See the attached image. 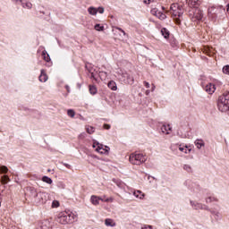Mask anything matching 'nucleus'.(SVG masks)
<instances>
[{"mask_svg": "<svg viewBox=\"0 0 229 229\" xmlns=\"http://www.w3.org/2000/svg\"><path fill=\"white\" fill-rule=\"evenodd\" d=\"M76 215L63 211L57 215L56 222L60 225H72L76 221Z\"/></svg>", "mask_w": 229, "mask_h": 229, "instance_id": "f257e3e1", "label": "nucleus"}, {"mask_svg": "<svg viewBox=\"0 0 229 229\" xmlns=\"http://www.w3.org/2000/svg\"><path fill=\"white\" fill-rule=\"evenodd\" d=\"M170 10H171L170 13L172 14V17H178L174 19V22L175 24H177V26H180L182 24V21L180 20V17L183 15V9L182 5L178 4H173L170 6Z\"/></svg>", "mask_w": 229, "mask_h": 229, "instance_id": "f03ea898", "label": "nucleus"}, {"mask_svg": "<svg viewBox=\"0 0 229 229\" xmlns=\"http://www.w3.org/2000/svg\"><path fill=\"white\" fill-rule=\"evenodd\" d=\"M217 106L220 112H229V91L218 98Z\"/></svg>", "mask_w": 229, "mask_h": 229, "instance_id": "7ed1b4c3", "label": "nucleus"}, {"mask_svg": "<svg viewBox=\"0 0 229 229\" xmlns=\"http://www.w3.org/2000/svg\"><path fill=\"white\" fill-rule=\"evenodd\" d=\"M188 15L192 22H198L203 19V12L200 11L199 7H190Z\"/></svg>", "mask_w": 229, "mask_h": 229, "instance_id": "20e7f679", "label": "nucleus"}, {"mask_svg": "<svg viewBox=\"0 0 229 229\" xmlns=\"http://www.w3.org/2000/svg\"><path fill=\"white\" fill-rule=\"evenodd\" d=\"M147 160L148 158L144 154H137V152L131 154L129 157V161L133 165H141V164H144Z\"/></svg>", "mask_w": 229, "mask_h": 229, "instance_id": "39448f33", "label": "nucleus"}, {"mask_svg": "<svg viewBox=\"0 0 229 229\" xmlns=\"http://www.w3.org/2000/svg\"><path fill=\"white\" fill-rule=\"evenodd\" d=\"M118 80H120L122 83H125V85H133V83H135V79L133 78V75L126 72H119Z\"/></svg>", "mask_w": 229, "mask_h": 229, "instance_id": "423d86ee", "label": "nucleus"}, {"mask_svg": "<svg viewBox=\"0 0 229 229\" xmlns=\"http://www.w3.org/2000/svg\"><path fill=\"white\" fill-rule=\"evenodd\" d=\"M47 199H49V194H47V192L38 191L33 201L36 205H44L47 203Z\"/></svg>", "mask_w": 229, "mask_h": 229, "instance_id": "0eeeda50", "label": "nucleus"}, {"mask_svg": "<svg viewBox=\"0 0 229 229\" xmlns=\"http://www.w3.org/2000/svg\"><path fill=\"white\" fill-rule=\"evenodd\" d=\"M190 204L191 205L192 208H194V210H207L208 212H210L211 214H215L216 216H218L219 213L218 212H215L212 211L210 208H208V206L199 203V202H196L194 200H191Z\"/></svg>", "mask_w": 229, "mask_h": 229, "instance_id": "6e6552de", "label": "nucleus"}, {"mask_svg": "<svg viewBox=\"0 0 229 229\" xmlns=\"http://www.w3.org/2000/svg\"><path fill=\"white\" fill-rule=\"evenodd\" d=\"M150 13L157 17V19L160 21H165V19H167V16L164 13L160 12L157 8H153L150 11Z\"/></svg>", "mask_w": 229, "mask_h": 229, "instance_id": "1a4fd4ad", "label": "nucleus"}, {"mask_svg": "<svg viewBox=\"0 0 229 229\" xmlns=\"http://www.w3.org/2000/svg\"><path fill=\"white\" fill-rule=\"evenodd\" d=\"M202 88L204 89L205 92L212 96L214 92H216V85L214 83H208L206 85H202Z\"/></svg>", "mask_w": 229, "mask_h": 229, "instance_id": "9d476101", "label": "nucleus"}, {"mask_svg": "<svg viewBox=\"0 0 229 229\" xmlns=\"http://www.w3.org/2000/svg\"><path fill=\"white\" fill-rule=\"evenodd\" d=\"M97 146L98 148H96V151H98V153H100V155H108L109 151H110V147L106 146V148H107V149H105L103 148V144L97 142Z\"/></svg>", "mask_w": 229, "mask_h": 229, "instance_id": "9b49d317", "label": "nucleus"}, {"mask_svg": "<svg viewBox=\"0 0 229 229\" xmlns=\"http://www.w3.org/2000/svg\"><path fill=\"white\" fill-rule=\"evenodd\" d=\"M187 4L190 8H199L201 0H187Z\"/></svg>", "mask_w": 229, "mask_h": 229, "instance_id": "f8f14e48", "label": "nucleus"}, {"mask_svg": "<svg viewBox=\"0 0 229 229\" xmlns=\"http://www.w3.org/2000/svg\"><path fill=\"white\" fill-rule=\"evenodd\" d=\"M38 80L39 81H41V83H46V81L48 80L47 74L46 73V71L44 69L41 70Z\"/></svg>", "mask_w": 229, "mask_h": 229, "instance_id": "ddd939ff", "label": "nucleus"}, {"mask_svg": "<svg viewBox=\"0 0 229 229\" xmlns=\"http://www.w3.org/2000/svg\"><path fill=\"white\" fill-rule=\"evenodd\" d=\"M90 201H91L92 205L97 206V205L99 204V201H103V199H101V198H99V197H98L96 195H92L90 197Z\"/></svg>", "mask_w": 229, "mask_h": 229, "instance_id": "4468645a", "label": "nucleus"}, {"mask_svg": "<svg viewBox=\"0 0 229 229\" xmlns=\"http://www.w3.org/2000/svg\"><path fill=\"white\" fill-rule=\"evenodd\" d=\"M29 191L30 194V198H33L34 200L37 195L38 194V191H37V189H35L34 187H30Z\"/></svg>", "mask_w": 229, "mask_h": 229, "instance_id": "2eb2a0df", "label": "nucleus"}, {"mask_svg": "<svg viewBox=\"0 0 229 229\" xmlns=\"http://www.w3.org/2000/svg\"><path fill=\"white\" fill-rule=\"evenodd\" d=\"M171 130H172V127H171L170 124L163 125V126L161 127V131H162L163 133H166V135H169V131H171Z\"/></svg>", "mask_w": 229, "mask_h": 229, "instance_id": "dca6fc26", "label": "nucleus"}, {"mask_svg": "<svg viewBox=\"0 0 229 229\" xmlns=\"http://www.w3.org/2000/svg\"><path fill=\"white\" fill-rule=\"evenodd\" d=\"M194 144L198 149H201V148L205 147V141H203V140H196Z\"/></svg>", "mask_w": 229, "mask_h": 229, "instance_id": "f3484780", "label": "nucleus"}, {"mask_svg": "<svg viewBox=\"0 0 229 229\" xmlns=\"http://www.w3.org/2000/svg\"><path fill=\"white\" fill-rule=\"evenodd\" d=\"M41 55L43 56V60H45V62H51V56H49V54H47V51L43 50L41 53Z\"/></svg>", "mask_w": 229, "mask_h": 229, "instance_id": "a211bd4d", "label": "nucleus"}, {"mask_svg": "<svg viewBox=\"0 0 229 229\" xmlns=\"http://www.w3.org/2000/svg\"><path fill=\"white\" fill-rule=\"evenodd\" d=\"M107 87L108 89H110L111 90H117V83H115V81H110L107 83Z\"/></svg>", "mask_w": 229, "mask_h": 229, "instance_id": "6ab92c4d", "label": "nucleus"}, {"mask_svg": "<svg viewBox=\"0 0 229 229\" xmlns=\"http://www.w3.org/2000/svg\"><path fill=\"white\" fill-rule=\"evenodd\" d=\"M21 6L22 8H27V10H31V8H33V4H31V2H21Z\"/></svg>", "mask_w": 229, "mask_h": 229, "instance_id": "aec40b11", "label": "nucleus"}, {"mask_svg": "<svg viewBox=\"0 0 229 229\" xmlns=\"http://www.w3.org/2000/svg\"><path fill=\"white\" fill-rule=\"evenodd\" d=\"M105 225H106V226H111V227L115 226V223L111 218H106L105 220Z\"/></svg>", "mask_w": 229, "mask_h": 229, "instance_id": "412c9836", "label": "nucleus"}, {"mask_svg": "<svg viewBox=\"0 0 229 229\" xmlns=\"http://www.w3.org/2000/svg\"><path fill=\"white\" fill-rule=\"evenodd\" d=\"M161 34L163 35L164 38H168L170 32L167 29L163 28V29H161Z\"/></svg>", "mask_w": 229, "mask_h": 229, "instance_id": "4be33fe9", "label": "nucleus"}, {"mask_svg": "<svg viewBox=\"0 0 229 229\" xmlns=\"http://www.w3.org/2000/svg\"><path fill=\"white\" fill-rule=\"evenodd\" d=\"M88 12L89 13V15H97L98 14V8L95 7H89L88 8Z\"/></svg>", "mask_w": 229, "mask_h": 229, "instance_id": "5701e85b", "label": "nucleus"}, {"mask_svg": "<svg viewBox=\"0 0 229 229\" xmlns=\"http://www.w3.org/2000/svg\"><path fill=\"white\" fill-rule=\"evenodd\" d=\"M42 182H44L45 183H48V185H51V183H53V179L45 175L42 177Z\"/></svg>", "mask_w": 229, "mask_h": 229, "instance_id": "b1692460", "label": "nucleus"}, {"mask_svg": "<svg viewBox=\"0 0 229 229\" xmlns=\"http://www.w3.org/2000/svg\"><path fill=\"white\" fill-rule=\"evenodd\" d=\"M8 182H10V177H8V175H4L1 177V183H3V185H6Z\"/></svg>", "mask_w": 229, "mask_h": 229, "instance_id": "393cba45", "label": "nucleus"}, {"mask_svg": "<svg viewBox=\"0 0 229 229\" xmlns=\"http://www.w3.org/2000/svg\"><path fill=\"white\" fill-rule=\"evenodd\" d=\"M133 196H135V198H139V199H142L144 198V195L140 191H134Z\"/></svg>", "mask_w": 229, "mask_h": 229, "instance_id": "a878e982", "label": "nucleus"}, {"mask_svg": "<svg viewBox=\"0 0 229 229\" xmlns=\"http://www.w3.org/2000/svg\"><path fill=\"white\" fill-rule=\"evenodd\" d=\"M89 93L92 96H95V94H98V89L96 88V86L89 85Z\"/></svg>", "mask_w": 229, "mask_h": 229, "instance_id": "bb28decb", "label": "nucleus"}, {"mask_svg": "<svg viewBox=\"0 0 229 229\" xmlns=\"http://www.w3.org/2000/svg\"><path fill=\"white\" fill-rule=\"evenodd\" d=\"M94 28H95L96 31H105V26H103L99 23H97Z\"/></svg>", "mask_w": 229, "mask_h": 229, "instance_id": "cd10ccee", "label": "nucleus"}, {"mask_svg": "<svg viewBox=\"0 0 229 229\" xmlns=\"http://www.w3.org/2000/svg\"><path fill=\"white\" fill-rule=\"evenodd\" d=\"M108 73L106 72H99V78L102 80H106Z\"/></svg>", "mask_w": 229, "mask_h": 229, "instance_id": "c85d7f7f", "label": "nucleus"}, {"mask_svg": "<svg viewBox=\"0 0 229 229\" xmlns=\"http://www.w3.org/2000/svg\"><path fill=\"white\" fill-rule=\"evenodd\" d=\"M86 131H87V133H89V135H92V133H94V131H96V129L92 126H89V127H87Z\"/></svg>", "mask_w": 229, "mask_h": 229, "instance_id": "c756f323", "label": "nucleus"}, {"mask_svg": "<svg viewBox=\"0 0 229 229\" xmlns=\"http://www.w3.org/2000/svg\"><path fill=\"white\" fill-rule=\"evenodd\" d=\"M0 173L6 174L8 173V167L6 165L0 166Z\"/></svg>", "mask_w": 229, "mask_h": 229, "instance_id": "7c9ffc66", "label": "nucleus"}, {"mask_svg": "<svg viewBox=\"0 0 229 229\" xmlns=\"http://www.w3.org/2000/svg\"><path fill=\"white\" fill-rule=\"evenodd\" d=\"M67 115H68L69 117H74V115H76V113H75L74 110H72V109H68V111H67Z\"/></svg>", "mask_w": 229, "mask_h": 229, "instance_id": "2f4dec72", "label": "nucleus"}, {"mask_svg": "<svg viewBox=\"0 0 229 229\" xmlns=\"http://www.w3.org/2000/svg\"><path fill=\"white\" fill-rule=\"evenodd\" d=\"M183 169L184 171H187V173H192V167H191L190 165H184Z\"/></svg>", "mask_w": 229, "mask_h": 229, "instance_id": "473e14b6", "label": "nucleus"}, {"mask_svg": "<svg viewBox=\"0 0 229 229\" xmlns=\"http://www.w3.org/2000/svg\"><path fill=\"white\" fill-rule=\"evenodd\" d=\"M212 201H217V199H216V197H208L206 199V203H212Z\"/></svg>", "mask_w": 229, "mask_h": 229, "instance_id": "72a5a7b5", "label": "nucleus"}, {"mask_svg": "<svg viewBox=\"0 0 229 229\" xmlns=\"http://www.w3.org/2000/svg\"><path fill=\"white\" fill-rule=\"evenodd\" d=\"M60 207V202L58 200H54L52 202V208H58Z\"/></svg>", "mask_w": 229, "mask_h": 229, "instance_id": "f704fd0d", "label": "nucleus"}, {"mask_svg": "<svg viewBox=\"0 0 229 229\" xmlns=\"http://www.w3.org/2000/svg\"><path fill=\"white\" fill-rule=\"evenodd\" d=\"M222 71L224 74H229V64L225 65Z\"/></svg>", "mask_w": 229, "mask_h": 229, "instance_id": "c9c22d12", "label": "nucleus"}, {"mask_svg": "<svg viewBox=\"0 0 229 229\" xmlns=\"http://www.w3.org/2000/svg\"><path fill=\"white\" fill-rule=\"evenodd\" d=\"M58 189H65V184L62 182H57Z\"/></svg>", "mask_w": 229, "mask_h": 229, "instance_id": "e433bc0d", "label": "nucleus"}, {"mask_svg": "<svg viewBox=\"0 0 229 229\" xmlns=\"http://www.w3.org/2000/svg\"><path fill=\"white\" fill-rule=\"evenodd\" d=\"M98 12V13H105V8L103 7H98L97 8V13Z\"/></svg>", "mask_w": 229, "mask_h": 229, "instance_id": "4c0bfd02", "label": "nucleus"}, {"mask_svg": "<svg viewBox=\"0 0 229 229\" xmlns=\"http://www.w3.org/2000/svg\"><path fill=\"white\" fill-rule=\"evenodd\" d=\"M116 30H118V31H120L121 33H123V35L126 36V32L124 31V30L119 28V27H116Z\"/></svg>", "mask_w": 229, "mask_h": 229, "instance_id": "58836bf2", "label": "nucleus"}, {"mask_svg": "<svg viewBox=\"0 0 229 229\" xmlns=\"http://www.w3.org/2000/svg\"><path fill=\"white\" fill-rule=\"evenodd\" d=\"M61 164L63 165H64V167H66L67 169H71V165H69V164H67V163H64V162H61Z\"/></svg>", "mask_w": 229, "mask_h": 229, "instance_id": "ea45409f", "label": "nucleus"}, {"mask_svg": "<svg viewBox=\"0 0 229 229\" xmlns=\"http://www.w3.org/2000/svg\"><path fill=\"white\" fill-rule=\"evenodd\" d=\"M179 150L183 152V153H187V148H183L182 146L179 147Z\"/></svg>", "mask_w": 229, "mask_h": 229, "instance_id": "a19ab883", "label": "nucleus"}, {"mask_svg": "<svg viewBox=\"0 0 229 229\" xmlns=\"http://www.w3.org/2000/svg\"><path fill=\"white\" fill-rule=\"evenodd\" d=\"M143 85H144V87H146V89H149V82L144 81Z\"/></svg>", "mask_w": 229, "mask_h": 229, "instance_id": "79ce46f5", "label": "nucleus"}, {"mask_svg": "<svg viewBox=\"0 0 229 229\" xmlns=\"http://www.w3.org/2000/svg\"><path fill=\"white\" fill-rule=\"evenodd\" d=\"M104 128H105V130H110L111 126H110V124L106 123V124H104Z\"/></svg>", "mask_w": 229, "mask_h": 229, "instance_id": "37998d69", "label": "nucleus"}, {"mask_svg": "<svg viewBox=\"0 0 229 229\" xmlns=\"http://www.w3.org/2000/svg\"><path fill=\"white\" fill-rule=\"evenodd\" d=\"M141 229H153V226H151V225H144V227H141Z\"/></svg>", "mask_w": 229, "mask_h": 229, "instance_id": "c03bdc74", "label": "nucleus"}, {"mask_svg": "<svg viewBox=\"0 0 229 229\" xmlns=\"http://www.w3.org/2000/svg\"><path fill=\"white\" fill-rule=\"evenodd\" d=\"M152 1L153 0H143L145 4H151Z\"/></svg>", "mask_w": 229, "mask_h": 229, "instance_id": "a18cd8bd", "label": "nucleus"}, {"mask_svg": "<svg viewBox=\"0 0 229 229\" xmlns=\"http://www.w3.org/2000/svg\"><path fill=\"white\" fill-rule=\"evenodd\" d=\"M40 228L41 229H49V227L46 226V225H44V224H41Z\"/></svg>", "mask_w": 229, "mask_h": 229, "instance_id": "49530a36", "label": "nucleus"}, {"mask_svg": "<svg viewBox=\"0 0 229 229\" xmlns=\"http://www.w3.org/2000/svg\"><path fill=\"white\" fill-rule=\"evenodd\" d=\"M90 78H91L92 80H97L96 75L94 74V72H91Z\"/></svg>", "mask_w": 229, "mask_h": 229, "instance_id": "de8ad7c7", "label": "nucleus"}, {"mask_svg": "<svg viewBox=\"0 0 229 229\" xmlns=\"http://www.w3.org/2000/svg\"><path fill=\"white\" fill-rule=\"evenodd\" d=\"M65 89H66L67 92H71V88H69V85H66Z\"/></svg>", "mask_w": 229, "mask_h": 229, "instance_id": "09e8293b", "label": "nucleus"}, {"mask_svg": "<svg viewBox=\"0 0 229 229\" xmlns=\"http://www.w3.org/2000/svg\"><path fill=\"white\" fill-rule=\"evenodd\" d=\"M14 3H22V0H13Z\"/></svg>", "mask_w": 229, "mask_h": 229, "instance_id": "8fccbe9b", "label": "nucleus"}, {"mask_svg": "<svg viewBox=\"0 0 229 229\" xmlns=\"http://www.w3.org/2000/svg\"><path fill=\"white\" fill-rule=\"evenodd\" d=\"M96 146H98V141L93 143V148H96Z\"/></svg>", "mask_w": 229, "mask_h": 229, "instance_id": "3c124183", "label": "nucleus"}, {"mask_svg": "<svg viewBox=\"0 0 229 229\" xmlns=\"http://www.w3.org/2000/svg\"><path fill=\"white\" fill-rule=\"evenodd\" d=\"M208 13H212V8L208 9Z\"/></svg>", "mask_w": 229, "mask_h": 229, "instance_id": "603ef678", "label": "nucleus"}, {"mask_svg": "<svg viewBox=\"0 0 229 229\" xmlns=\"http://www.w3.org/2000/svg\"><path fill=\"white\" fill-rule=\"evenodd\" d=\"M149 94V90H147L146 91V95L148 96Z\"/></svg>", "mask_w": 229, "mask_h": 229, "instance_id": "864d4df0", "label": "nucleus"}, {"mask_svg": "<svg viewBox=\"0 0 229 229\" xmlns=\"http://www.w3.org/2000/svg\"><path fill=\"white\" fill-rule=\"evenodd\" d=\"M47 172H48V173H51V169H48Z\"/></svg>", "mask_w": 229, "mask_h": 229, "instance_id": "5fc2aeb1", "label": "nucleus"}, {"mask_svg": "<svg viewBox=\"0 0 229 229\" xmlns=\"http://www.w3.org/2000/svg\"><path fill=\"white\" fill-rule=\"evenodd\" d=\"M152 90H155V86L152 88Z\"/></svg>", "mask_w": 229, "mask_h": 229, "instance_id": "6e6d98bb", "label": "nucleus"}, {"mask_svg": "<svg viewBox=\"0 0 229 229\" xmlns=\"http://www.w3.org/2000/svg\"><path fill=\"white\" fill-rule=\"evenodd\" d=\"M162 10H165V7H162Z\"/></svg>", "mask_w": 229, "mask_h": 229, "instance_id": "4d7b16f0", "label": "nucleus"}, {"mask_svg": "<svg viewBox=\"0 0 229 229\" xmlns=\"http://www.w3.org/2000/svg\"><path fill=\"white\" fill-rule=\"evenodd\" d=\"M104 149H108V148L106 147V148H104Z\"/></svg>", "mask_w": 229, "mask_h": 229, "instance_id": "13d9d810", "label": "nucleus"}]
</instances>
